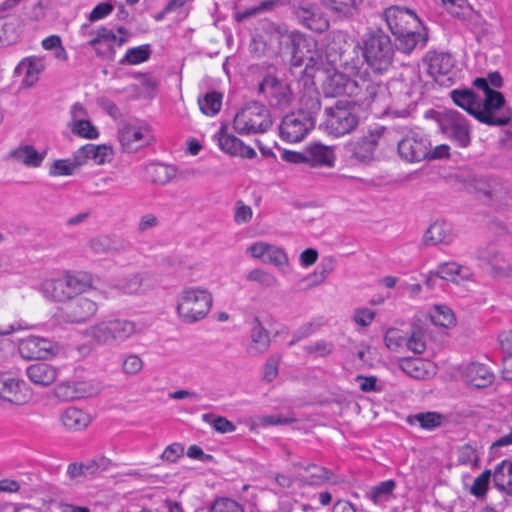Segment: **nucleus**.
<instances>
[{"mask_svg":"<svg viewBox=\"0 0 512 512\" xmlns=\"http://www.w3.org/2000/svg\"><path fill=\"white\" fill-rule=\"evenodd\" d=\"M431 143L427 136L418 132H410L398 142L399 156L409 162L416 163L427 159Z\"/></svg>","mask_w":512,"mask_h":512,"instance_id":"nucleus-12","label":"nucleus"},{"mask_svg":"<svg viewBox=\"0 0 512 512\" xmlns=\"http://www.w3.org/2000/svg\"><path fill=\"white\" fill-rule=\"evenodd\" d=\"M219 147L222 151L232 156H240L248 159L255 157L256 152L250 146L245 145L240 139L225 131V127H221L218 138Z\"/></svg>","mask_w":512,"mask_h":512,"instance_id":"nucleus-22","label":"nucleus"},{"mask_svg":"<svg viewBox=\"0 0 512 512\" xmlns=\"http://www.w3.org/2000/svg\"><path fill=\"white\" fill-rule=\"evenodd\" d=\"M19 353L25 359H45L58 351V346L49 339L28 336L19 343Z\"/></svg>","mask_w":512,"mask_h":512,"instance_id":"nucleus-18","label":"nucleus"},{"mask_svg":"<svg viewBox=\"0 0 512 512\" xmlns=\"http://www.w3.org/2000/svg\"><path fill=\"white\" fill-rule=\"evenodd\" d=\"M431 332L427 324L415 321L411 327L409 338L406 337V347L415 354H422L426 350L427 339Z\"/></svg>","mask_w":512,"mask_h":512,"instance_id":"nucleus-33","label":"nucleus"},{"mask_svg":"<svg viewBox=\"0 0 512 512\" xmlns=\"http://www.w3.org/2000/svg\"><path fill=\"white\" fill-rule=\"evenodd\" d=\"M353 44V42L349 41L346 33L342 31L330 32L325 46L327 63L333 67L338 61H341V57Z\"/></svg>","mask_w":512,"mask_h":512,"instance_id":"nucleus-20","label":"nucleus"},{"mask_svg":"<svg viewBox=\"0 0 512 512\" xmlns=\"http://www.w3.org/2000/svg\"><path fill=\"white\" fill-rule=\"evenodd\" d=\"M264 262L279 268L281 271L289 266V259L285 251L272 244L269 246Z\"/></svg>","mask_w":512,"mask_h":512,"instance_id":"nucleus-52","label":"nucleus"},{"mask_svg":"<svg viewBox=\"0 0 512 512\" xmlns=\"http://www.w3.org/2000/svg\"><path fill=\"white\" fill-rule=\"evenodd\" d=\"M436 121L440 131L460 147L471 142L470 126L465 116L456 110L437 112Z\"/></svg>","mask_w":512,"mask_h":512,"instance_id":"nucleus-10","label":"nucleus"},{"mask_svg":"<svg viewBox=\"0 0 512 512\" xmlns=\"http://www.w3.org/2000/svg\"><path fill=\"white\" fill-rule=\"evenodd\" d=\"M436 275L444 280L456 281L458 276L462 279H469L471 273L467 268L458 265L455 262H447L438 266Z\"/></svg>","mask_w":512,"mask_h":512,"instance_id":"nucleus-43","label":"nucleus"},{"mask_svg":"<svg viewBox=\"0 0 512 512\" xmlns=\"http://www.w3.org/2000/svg\"><path fill=\"white\" fill-rule=\"evenodd\" d=\"M475 118L491 126L506 125L512 118V110L505 105V98L498 91L486 95L483 103L479 98Z\"/></svg>","mask_w":512,"mask_h":512,"instance_id":"nucleus-9","label":"nucleus"},{"mask_svg":"<svg viewBox=\"0 0 512 512\" xmlns=\"http://www.w3.org/2000/svg\"><path fill=\"white\" fill-rule=\"evenodd\" d=\"M352 76L344 72L334 70L333 73L327 75L323 82V92L327 97H339L349 95V87L352 82Z\"/></svg>","mask_w":512,"mask_h":512,"instance_id":"nucleus-25","label":"nucleus"},{"mask_svg":"<svg viewBox=\"0 0 512 512\" xmlns=\"http://www.w3.org/2000/svg\"><path fill=\"white\" fill-rule=\"evenodd\" d=\"M113 151L106 145L87 144L75 152V161L78 165H83L88 159H91L97 165L110 162Z\"/></svg>","mask_w":512,"mask_h":512,"instance_id":"nucleus-24","label":"nucleus"},{"mask_svg":"<svg viewBox=\"0 0 512 512\" xmlns=\"http://www.w3.org/2000/svg\"><path fill=\"white\" fill-rule=\"evenodd\" d=\"M250 338L251 342L247 347V353L249 355L258 356L269 349L271 342L269 332L258 318H255L253 321Z\"/></svg>","mask_w":512,"mask_h":512,"instance_id":"nucleus-31","label":"nucleus"},{"mask_svg":"<svg viewBox=\"0 0 512 512\" xmlns=\"http://www.w3.org/2000/svg\"><path fill=\"white\" fill-rule=\"evenodd\" d=\"M306 163L311 167L333 166L335 156L331 148L322 144H313L306 150Z\"/></svg>","mask_w":512,"mask_h":512,"instance_id":"nucleus-36","label":"nucleus"},{"mask_svg":"<svg viewBox=\"0 0 512 512\" xmlns=\"http://www.w3.org/2000/svg\"><path fill=\"white\" fill-rule=\"evenodd\" d=\"M18 38L14 19H0V46L10 45Z\"/></svg>","mask_w":512,"mask_h":512,"instance_id":"nucleus-53","label":"nucleus"},{"mask_svg":"<svg viewBox=\"0 0 512 512\" xmlns=\"http://www.w3.org/2000/svg\"><path fill=\"white\" fill-rule=\"evenodd\" d=\"M377 141L370 136H364L352 145V154L359 161H367L373 157Z\"/></svg>","mask_w":512,"mask_h":512,"instance_id":"nucleus-42","label":"nucleus"},{"mask_svg":"<svg viewBox=\"0 0 512 512\" xmlns=\"http://www.w3.org/2000/svg\"><path fill=\"white\" fill-rule=\"evenodd\" d=\"M204 422L213 426V428L220 433H228L235 431V425L228 419L222 416H215L212 413H205L202 415Z\"/></svg>","mask_w":512,"mask_h":512,"instance_id":"nucleus-56","label":"nucleus"},{"mask_svg":"<svg viewBox=\"0 0 512 512\" xmlns=\"http://www.w3.org/2000/svg\"><path fill=\"white\" fill-rule=\"evenodd\" d=\"M443 416L437 412L417 413L407 417V422L411 425L418 423L419 426L426 430H432L441 426Z\"/></svg>","mask_w":512,"mask_h":512,"instance_id":"nucleus-46","label":"nucleus"},{"mask_svg":"<svg viewBox=\"0 0 512 512\" xmlns=\"http://www.w3.org/2000/svg\"><path fill=\"white\" fill-rule=\"evenodd\" d=\"M465 379L472 386L482 388L493 381V374L481 363H471L465 369Z\"/></svg>","mask_w":512,"mask_h":512,"instance_id":"nucleus-37","label":"nucleus"},{"mask_svg":"<svg viewBox=\"0 0 512 512\" xmlns=\"http://www.w3.org/2000/svg\"><path fill=\"white\" fill-rule=\"evenodd\" d=\"M269 109L257 101L245 104L234 116L233 127L240 135L265 133L272 126Z\"/></svg>","mask_w":512,"mask_h":512,"instance_id":"nucleus-7","label":"nucleus"},{"mask_svg":"<svg viewBox=\"0 0 512 512\" xmlns=\"http://www.w3.org/2000/svg\"><path fill=\"white\" fill-rule=\"evenodd\" d=\"M212 303V294L207 289L186 287L177 296V315L184 323L198 322L209 313Z\"/></svg>","mask_w":512,"mask_h":512,"instance_id":"nucleus-5","label":"nucleus"},{"mask_svg":"<svg viewBox=\"0 0 512 512\" xmlns=\"http://www.w3.org/2000/svg\"><path fill=\"white\" fill-rule=\"evenodd\" d=\"M323 130L334 137L352 133L359 125L360 117L352 102L338 100L324 110Z\"/></svg>","mask_w":512,"mask_h":512,"instance_id":"nucleus-6","label":"nucleus"},{"mask_svg":"<svg viewBox=\"0 0 512 512\" xmlns=\"http://www.w3.org/2000/svg\"><path fill=\"white\" fill-rule=\"evenodd\" d=\"M79 166L80 165L76 164L75 156L73 157V161L59 159L52 163L49 173L52 176L71 175Z\"/></svg>","mask_w":512,"mask_h":512,"instance_id":"nucleus-61","label":"nucleus"},{"mask_svg":"<svg viewBox=\"0 0 512 512\" xmlns=\"http://www.w3.org/2000/svg\"><path fill=\"white\" fill-rule=\"evenodd\" d=\"M147 173L154 184L165 185L175 176V169L164 164H151L147 167Z\"/></svg>","mask_w":512,"mask_h":512,"instance_id":"nucleus-47","label":"nucleus"},{"mask_svg":"<svg viewBox=\"0 0 512 512\" xmlns=\"http://www.w3.org/2000/svg\"><path fill=\"white\" fill-rule=\"evenodd\" d=\"M454 63L448 53H432L428 57V73L440 84L445 83L444 77L448 76L453 70Z\"/></svg>","mask_w":512,"mask_h":512,"instance_id":"nucleus-26","label":"nucleus"},{"mask_svg":"<svg viewBox=\"0 0 512 512\" xmlns=\"http://www.w3.org/2000/svg\"><path fill=\"white\" fill-rule=\"evenodd\" d=\"M364 62L374 73L382 74L392 65L394 48L390 37L382 30L365 34L363 40Z\"/></svg>","mask_w":512,"mask_h":512,"instance_id":"nucleus-4","label":"nucleus"},{"mask_svg":"<svg viewBox=\"0 0 512 512\" xmlns=\"http://www.w3.org/2000/svg\"><path fill=\"white\" fill-rule=\"evenodd\" d=\"M259 93L266 94L272 106L286 108L292 101V92L288 84L279 81L272 75H267L259 83Z\"/></svg>","mask_w":512,"mask_h":512,"instance_id":"nucleus-17","label":"nucleus"},{"mask_svg":"<svg viewBox=\"0 0 512 512\" xmlns=\"http://www.w3.org/2000/svg\"><path fill=\"white\" fill-rule=\"evenodd\" d=\"M88 248L97 255H103L113 250L112 240L106 235L91 238L87 243Z\"/></svg>","mask_w":512,"mask_h":512,"instance_id":"nucleus-60","label":"nucleus"},{"mask_svg":"<svg viewBox=\"0 0 512 512\" xmlns=\"http://www.w3.org/2000/svg\"><path fill=\"white\" fill-rule=\"evenodd\" d=\"M381 18L396 39L399 51L409 54L418 44L425 45L428 40L426 28L417 14L404 6H390L381 13Z\"/></svg>","mask_w":512,"mask_h":512,"instance_id":"nucleus-1","label":"nucleus"},{"mask_svg":"<svg viewBox=\"0 0 512 512\" xmlns=\"http://www.w3.org/2000/svg\"><path fill=\"white\" fill-rule=\"evenodd\" d=\"M323 8L338 20H350L360 12L363 0H320Z\"/></svg>","mask_w":512,"mask_h":512,"instance_id":"nucleus-21","label":"nucleus"},{"mask_svg":"<svg viewBox=\"0 0 512 512\" xmlns=\"http://www.w3.org/2000/svg\"><path fill=\"white\" fill-rule=\"evenodd\" d=\"M30 400L26 383L7 373L0 374V404L2 406H21Z\"/></svg>","mask_w":512,"mask_h":512,"instance_id":"nucleus-11","label":"nucleus"},{"mask_svg":"<svg viewBox=\"0 0 512 512\" xmlns=\"http://www.w3.org/2000/svg\"><path fill=\"white\" fill-rule=\"evenodd\" d=\"M118 140L124 152L134 153L155 142L152 129L140 119H130L118 128Z\"/></svg>","mask_w":512,"mask_h":512,"instance_id":"nucleus-8","label":"nucleus"},{"mask_svg":"<svg viewBox=\"0 0 512 512\" xmlns=\"http://www.w3.org/2000/svg\"><path fill=\"white\" fill-rule=\"evenodd\" d=\"M384 343L390 351H399L406 345V336L397 328H389L384 335Z\"/></svg>","mask_w":512,"mask_h":512,"instance_id":"nucleus-57","label":"nucleus"},{"mask_svg":"<svg viewBox=\"0 0 512 512\" xmlns=\"http://www.w3.org/2000/svg\"><path fill=\"white\" fill-rule=\"evenodd\" d=\"M466 10L469 11L465 19L466 25L476 35V40L480 42L483 37L491 33L488 23L480 12L475 11L471 6L467 5Z\"/></svg>","mask_w":512,"mask_h":512,"instance_id":"nucleus-40","label":"nucleus"},{"mask_svg":"<svg viewBox=\"0 0 512 512\" xmlns=\"http://www.w3.org/2000/svg\"><path fill=\"white\" fill-rule=\"evenodd\" d=\"M453 102L475 117L479 97L472 89H455L450 92Z\"/></svg>","mask_w":512,"mask_h":512,"instance_id":"nucleus-38","label":"nucleus"},{"mask_svg":"<svg viewBox=\"0 0 512 512\" xmlns=\"http://www.w3.org/2000/svg\"><path fill=\"white\" fill-rule=\"evenodd\" d=\"M93 387L89 382L65 381L55 387V396L62 401L85 398L93 394Z\"/></svg>","mask_w":512,"mask_h":512,"instance_id":"nucleus-23","label":"nucleus"},{"mask_svg":"<svg viewBox=\"0 0 512 512\" xmlns=\"http://www.w3.org/2000/svg\"><path fill=\"white\" fill-rule=\"evenodd\" d=\"M141 333L139 325L126 318L103 320L85 330V335L98 345L121 344Z\"/></svg>","mask_w":512,"mask_h":512,"instance_id":"nucleus-3","label":"nucleus"},{"mask_svg":"<svg viewBox=\"0 0 512 512\" xmlns=\"http://www.w3.org/2000/svg\"><path fill=\"white\" fill-rule=\"evenodd\" d=\"M349 89L348 97L353 99L351 102L354 106L356 104L369 105L385 90L379 82L367 78L366 74L360 73L352 78Z\"/></svg>","mask_w":512,"mask_h":512,"instance_id":"nucleus-15","label":"nucleus"},{"mask_svg":"<svg viewBox=\"0 0 512 512\" xmlns=\"http://www.w3.org/2000/svg\"><path fill=\"white\" fill-rule=\"evenodd\" d=\"M45 69L44 61L40 57L32 56L23 59L15 68V74L23 76L22 83L26 87L33 86L39 74Z\"/></svg>","mask_w":512,"mask_h":512,"instance_id":"nucleus-28","label":"nucleus"},{"mask_svg":"<svg viewBox=\"0 0 512 512\" xmlns=\"http://www.w3.org/2000/svg\"><path fill=\"white\" fill-rule=\"evenodd\" d=\"M146 279L145 273H132L128 274L119 283V287L126 293L132 294L136 293L140 290L143 285V282Z\"/></svg>","mask_w":512,"mask_h":512,"instance_id":"nucleus-54","label":"nucleus"},{"mask_svg":"<svg viewBox=\"0 0 512 512\" xmlns=\"http://www.w3.org/2000/svg\"><path fill=\"white\" fill-rule=\"evenodd\" d=\"M430 321L433 325L442 328L455 326L456 319L452 310L444 305H436L430 312Z\"/></svg>","mask_w":512,"mask_h":512,"instance_id":"nucleus-45","label":"nucleus"},{"mask_svg":"<svg viewBox=\"0 0 512 512\" xmlns=\"http://www.w3.org/2000/svg\"><path fill=\"white\" fill-rule=\"evenodd\" d=\"M311 116L302 112H293L286 115L280 124L279 131L282 139L296 143L302 141L314 127Z\"/></svg>","mask_w":512,"mask_h":512,"instance_id":"nucleus-13","label":"nucleus"},{"mask_svg":"<svg viewBox=\"0 0 512 512\" xmlns=\"http://www.w3.org/2000/svg\"><path fill=\"white\" fill-rule=\"evenodd\" d=\"M83 463L87 476H93L99 472L106 471L111 466V460L106 457H99Z\"/></svg>","mask_w":512,"mask_h":512,"instance_id":"nucleus-63","label":"nucleus"},{"mask_svg":"<svg viewBox=\"0 0 512 512\" xmlns=\"http://www.w3.org/2000/svg\"><path fill=\"white\" fill-rule=\"evenodd\" d=\"M396 483L394 480H386L371 488L368 493L369 499L377 504L383 497L392 494Z\"/></svg>","mask_w":512,"mask_h":512,"instance_id":"nucleus-58","label":"nucleus"},{"mask_svg":"<svg viewBox=\"0 0 512 512\" xmlns=\"http://www.w3.org/2000/svg\"><path fill=\"white\" fill-rule=\"evenodd\" d=\"M93 276L85 271H65L60 276L44 279L39 292L51 302L64 303L86 294L92 287Z\"/></svg>","mask_w":512,"mask_h":512,"instance_id":"nucleus-2","label":"nucleus"},{"mask_svg":"<svg viewBox=\"0 0 512 512\" xmlns=\"http://www.w3.org/2000/svg\"><path fill=\"white\" fill-rule=\"evenodd\" d=\"M26 375L34 384L46 387L57 379L58 369L48 363L38 362L27 367Z\"/></svg>","mask_w":512,"mask_h":512,"instance_id":"nucleus-30","label":"nucleus"},{"mask_svg":"<svg viewBox=\"0 0 512 512\" xmlns=\"http://www.w3.org/2000/svg\"><path fill=\"white\" fill-rule=\"evenodd\" d=\"M321 109V102L319 94L316 91L306 93L301 98V107L297 112H302L311 116L312 121L315 122V117Z\"/></svg>","mask_w":512,"mask_h":512,"instance_id":"nucleus-50","label":"nucleus"},{"mask_svg":"<svg viewBox=\"0 0 512 512\" xmlns=\"http://www.w3.org/2000/svg\"><path fill=\"white\" fill-rule=\"evenodd\" d=\"M491 475V470H484L475 478L470 488V493L476 497H483L486 494Z\"/></svg>","mask_w":512,"mask_h":512,"instance_id":"nucleus-62","label":"nucleus"},{"mask_svg":"<svg viewBox=\"0 0 512 512\" xmlns=\"http://www.w3.org/2000/svg\"><path fill=\"white\" fill-rule=\"evenodd\" d=\"M198 104L202 113L208 116H214L220 111L222 94L214 91L209 92L204 97L198 99Z\"/></svg>","mask_w":512,"mask_h":512,"instance_id":"nucleus-49","label":"nucleus"},{"mask_svg":"<svg viewBox=\"0 0 512 512\" xmlns=\"http://www.w3.org/2000/svg\"><path fill=\"white\" fill-rule=\"evenodd\" d=\"M149 45H143L139 47L130 48L127 50L124 58L121 60L122 64H139L146 61L150 57Z\"/></svg>","mask_w":512,"mask_h":512,"instance_id":"nucleus-55","label":"nucleus"},{"mask_svg":"<svg viewBox=\"0 0 512 512\" xmlns=\"http://www.w3.org/2000/svg\"><path fill=\"white\" fill-rule=\"evenodd\" d=\"M360 45L354 43L347 52L341 57V61H338L333 68L346 73L349 76L356 77L359 75L363 65V55L360 53Z\"/></svg>","mask_w":512,"mask_h":512,"instance_id":"nucleus-27","label":"nucleus"},{"mask_svg":"<svg viewBox=\"0 0 512 512\" xmlns=\"http://www.w3.org/2000/svg\"><path fill=\"white\" fill-rule=\"evenodd\" d=\"M246 280L256 282L264 289H271L279 286V280L275 275L262 269H253L246 275Z\"/></svg>","mask_w":512,"mask_h":512,"instance_id":"nucleus-48","label":"nucleus"},{"mask_svg":"<svg viewBox=\"0 0 512 512\" xmlns=\"http://www.w3.org/2000/svg\"><path fill=\"white\" fill-rule=\"evenodd\" d=\"M298 22L304 27L317 33L328 30L330 23L325 14L314 4L299 5L293 11Z\"/></svg>","mask_w":512,"mask_h":512,"instance_id":"nucleus-19","label":"nucleus"},{"mask_svg":"<svg viewBox=\"0 0 512 512\" xmlns=\"http://www.w3.org/2000/svg\"><path fill=\"white\" fill-rule=\"evenodd\" d=\"M210 512H244V510L236 501L222 498L215 501Z\"/></svg>","mask_w":512,"mask_h":512,"instance_id":"nucleus-64","label":"nucleus"},{"mask_svg":"<svg viewBox=\"0 0 512 512\" xmlns=\"http://www.w3.org/2000/svg\"><path fill=\"white\" fill-rule=\"evenodd\" d=\"M476 257L491 265L493 268H497L501 271L505 270L503 255L499 252L494 244H487L480 247L477 250Z\"/></svg>","mask_w":512,"mask_h":512,"instance_id":"nucleus-41","label":"nucleus"},{"mask_svg":"<svg viewBox=\"0 0 512 512\" xmlns=\"http://www.w3.org/2000/svg\"><path fill=\"white\" fill-rule=\"evenodd\" d=\"M9 159L28 167H39L45 157L44 153L38 152L32 145H20L9 153Z\"/></svg>","mask_w":512,"mask_h":512,"instance_id":"nucleus-34","label":"nucleus"},{"mask_svg":"<svg viewBox=\"0 0 512 512\" xmlns=\"http://www.w3.org/2000/svg\"><path fill=\"white\" fill-rule=\"evenodd\" d=\"M398 365L405 374L414 379H425L429 375V364L419 358H402Z\"/></svg>","mask_w":512,"mask_h":512,"instance_id":"nucleus-39","label":"nucleus"},{"mask_svg":"<svg viewBox=\"0 0 512 512\" xmlns=\"http://www.w3.org/2000/svg\"><path fill=\"white\" fill-rule=\"evenodd\" d=\"M316 42L307 39L303 34L296 32L287 48L291 55V65L294 67L305 66V71L309 67L317 64L315 51Z\"/></svg>","mask_w":512,"mask_h":512,"instance_id":"nucleus-14","label":"nucleus"},{"mask_svg":"<svg viewBox=\"0 0 512 512\" xmlns=\"http://www.w3.org/2000/svg\"><path fill=\"white\" fill-rule=\"evenodd\" d=\"M295 32H288L279 27H272L269 33V41L273 53L279 54L287 50Z\"/></svg>","mask_w":512,"mask_h":512,"instance_id":"nucleus-44","label":"nucleus"},{"mask_svg":"<svg viewBox=\"0 0 512 512\" xmlns=\"http://www.w3.org/2000/svg\"><path fill=\"white\" fill-rule=\"evenodd\" d=\"M452 239L451 225L445 221H436L428 227L422 241L425 246H432L448 244Z\"/></svg>","mask_w":512,"mask_h":512,"instance_id":"nucleus-32","label":"nucleus"},{"mask_svg":"<svg viewBox=\"0 0 512 512\" xmlns=\"http://www.w3.org/2000/svg\"><path fill=\"white\" fill-rule=\"evenodd\" d=\"M69 127L71 131L81 137L88 139H95L98 137V131L95 126L88 120H78L77 122H70Z\"/></svg>","mask_w":512,"mask_h":512,"instance_id":"nucleus-59","label":"nucleus"},{"mask_svg":"<svg viewBox=\"0 0 512 512\" xmlns=\"http://www.w3.org/2000/svg\"><path fill=\"white\" fill-rule=\"evenodd\" d=\"M63 426L70 431H81L88 427L91 417L85 411L76 407H69L61 414Z\"/></svg>","mask_w":512,"mask_h":512,"instance_id":"nucleus-35","label":"nucleus"},{"mask_svg":"<svg viewBox=\"0 0 512 512\" xmlns=\"http://www.w3.org/2000/svg\"><path fill=\"white\" fill-rule=\"evenodd\" d=\"M98 311L97 300L88 295H78L63 309V317L69 323H84Z\"/></svg>","mask_w":512,"mask_h":512,"instance_id":"nucleus-16","label":"nucleus"},{"mask_svg":"<svg viewBox=\"0 0 512 512\" xmlns=\"http://www.w3.org/2000/svg\"><path fill=\"white\" fill-rule=\"evenodd\" d=\"M512 466V460H503L499 465L496 466L493 472V483L494 486L506 493L508 486V479L510 478V468Z\"/></svg>","mask_w":512,"mask_h":512,"instance_id":"nucleus-51","label":"nucleus"},{"mask_svg":"<svg viewBox=\"0 0 512 512\" xmlns=\"http://www.w3.org/2000/svg\"><path fill=\"white\" fill-rule=\"evenodd\" d=\"M304 470L308 475L300 478L303 485L321 486L325 483L338 484L341 482L332 471L314 463L307 464Z\"/></svg>","mask_w":512,"mask_h":512,"instance_id":"nucleus-29","label":"nucleus"}]
</instances>
